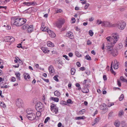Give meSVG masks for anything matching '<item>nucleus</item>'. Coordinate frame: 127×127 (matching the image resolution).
I'll return each instance as SVG.
<instances>
[{
  "mask_svg": "<svg viewBox=\"0 0 127 127\" xmlns=\"http://www.w3.org/2000/svg\"><path fill=\"white\" fill-rule=\"evenodd\" d=\"M103 78L104 81H105L107 80V77L105 75H104L103 76Z\"/></svg>",
  "mask_w": 127,
  "mask_h": 127,
  "instance_id": "nucleus-59",
  "label": "nucleus"
},
{
  "mask_svg": "<svg viewBox=\"0 0 127 127\" xmlns=\"http://www.w3.org/2000/svg\"><path fill=\"white\" fill-rule=\"evenodd\" d=\"M126 122L125 121H122L121 122V124L122 125V127H124L126 125Z\"/></svg>",
  "mask_w": 127,
  "mask_h": 127,
  "instance_id": "nucleus-37",
  "label": "nucleus"
},
{
  "mask_svg": "<svg viewBox=\"0 0 127 127\" xmlns=\"http://www.w3.org/2000/svg\"><path fill=\"white\" fill-rule=\"evenodd\" d=\"M92 43L91 42L90 40H88L87 41V44L88 45H90Z\"/></svg>",
  "mask_w": 127,
  "mask_h": 127,
  "instance_id": "nucleus-60",
  "label": "nucleus"
},
{
  "mask_svg": "<svg viewBox=\"0 0 127 127\" xmlns=\"http://www.w3.org/2000/svg\"><path fill=\"white\" fill-rule=\"evenodd\" d=\"M65 22V20L64 19H59L56 22L55 24L56 26L58 28H62V26Z\"/></svg>",
  "mask_w": 127,
  "mask_h": 127,
  "instance_id": "nucleus-6",
  "label": "nucleus"
},
{
  "mask_svg": "<svg viewBox=\"0 0 127 127\" xmlns=\"http://www.w3.org/2000/svg\"><path fill=\"white\" fill-rule=\"evenodd\" d=\"M67 102L68 103L72 104L73 102L71 99H68L67 100Z\"/></svg>",
  "mask_w": 127,
  "mask_h": 127,
  "instance_id": "nucleus-51",
  "label": "nucleus"
},
{
  "mask_svg": "<svg viewBox=\"0 0 127 127\" xmlns=\"http://www.w3.org/2000/svg\"><path fill=\"white\" fill-rule=\"evenodd\" d=\"M32 111L30 108H28L27 109L26 112L27 113V114H31L32 113Z\"/></svg>",
  "mask_w": 127,
  "mask_h": 127,
  "instance_id": "nucleus-29",
  "label": "nucleus"
},
{
  "mask_svg": "<svg viewBox=\"0 0 127 127\" xmlns=\"http://www.w3.org/2000/svg\"><path fill=\"white\" fill-rule=\"evenodd\" d=\"M16 105L19 107H22L23 105V101L20 99H18L16 100Z\"/></svg>",
  "mask_w": 127,
  "mask_h": 127,
  "instance_id": "nucleus-9",
  "label": "nucleus"
},
{
  "mask_svg": "<svg viewBox=\"0 0 127 127\" xmlns=\"http://www.w3.org/2000/svg\"><path fill=\"white\" fill-rule=\"evenodd\" d=\"M41 49L42 51L45 54L46 53H48L50 51V50L48 49L47 48L45 47L42 48Z\"/></svg>",
  "mask_w": 127,
  "mask_h": 127,
  "instance_id": "nucleus-17",
  "label": "nucleus"
},
{
  "mask_svg": "<svg viewBox=\"0 0 127 127\" xmlns=\"http://www.w3.org/2000/svg\"><path fill=\"white\" fill-rule=\"evenodd\" d=\"M117 84L118 85L119 87H120L121 86V83L120 82V81L118 80H117Z\"/></svg>",
  "mask_w": 127,
  "mask_h": 127,
  "instance_id": "nucleus-53",
  "label": "nucleus"
},
{
  "mask_svg": "<svg viewBox=\"0 0 127 127\" xmlns=\"http://www.w3.org/2000/svg\"><path fill=\"white\" fill-rule=\"evenodd\" d=\"M100 120V117H98L95 118V121L93 123V124H92V125L93 126H94L95 124L99 122Z\"/></svg>",
  "mask_w": 127,
  "mask_h": 127,
  "instance_id": "nucleus-15",
  "label": "nucleus"
},
{
  "mask_svg": "<svg viewBox=\"0 0 127 127\" xmlns=\"http://www.w3.org/2000/svg\"><path fill=\"white\" fill-rule=\"evenodd\" d=\"M112 46V45L111 43L109 44L107 42V49L106 51L109 54H111L113 56L115 57L118 54V52L116 49L113 50Z\"/></svg>",
  "mask_w": 127,
  "mask_h": 127,
  "instance_id": "nucleus-2",
  "label": "nucleus"
},
{
  "mask_svg": "<svg viewBox=\"0 0 127 127\" xmlns=\"http://www.w3.org/2000/svg\"><path fill=\"white\" fill-rule=\"evenodd\" d=\"M62 12V10L61 9H59L56 11V13H61Z\"/></svg>",
  "mask_w": 127,
  "mask_h": 127,
  "instance_id": "nucleus-52",
  "label": "nucleus"
},
{
  "mask_svg": "<svg viewBox=\"0 0 127 127\" xmlns=\"http://www.w3.org/2000/svg\"><path fill=\"white\" fill-rule=\"evenodd\" d=\"M23 4L27 6H29L30 5H35L37 4L36 3L34 2H23Z\"/></svg>",
  "mask_w": 127,
  "mask_h": 127,
  "instance_id": "nucleus-14",
  "label": "nucleus"
},
{
  "mask_svg": "<svg viewBox=\"0 0 127 127\" xmlns=\"http://www.w3.org/2000/svg\"><path fill=\"white\" fill-rule=\"evenodd\" d=\"M76 55L78 57H80L81 56V54L78 51H76L75 52Z\"/></svg>",
  "mask_w": 127,
  "mask_h": 127,
  "instance_id": "nucleus-31",
  "label": "nucleus"
},
{
  "mask_svg": "<svg viewBox=\"0 0 127 127\" xmlns=\"http://www.w3.org/2000/svg\"><path fill=\"white\" fill-rule=\"evenodd\" d=\"M99 108L101 110L104 111V112H106L108 110V108L106 107H104L102 105H100Z\"/></svg>",
  "mask_w": 127,
  "mask_h": 127,
  "instance_id": "nucleus-20",
  "label": "nucleus"
},
{
  "mask_svg": "<svg viewBox=\"0 0 127 127\" xmlns=\"http://www.w3.org/2000/svg\"><path fill=\"white\" fill-rule=\"evenodd\" d=\"M85 68L84 67H81L80 68V70L82 71L85 70Z\"/></svg>",
  "mask_w": 127,
  "mask_h": 127,
  "instance_id": "nucleus-56",
  "label": "nucleus"
},
{
  "mask_svg": "<svg viewBox=\"0 0 127 127\" xmlns=\"http://www.w3.org/2000/svg\"><path fill=\"white\" fill-rule=\"evenodd\" d=\"M0 105L3 108H5L6 107L5 104L4 103L0 101Z\"/></svg>",
  "mask_w": 127,
  "mask_h": 127,
  "instance_id": "nucleus-39",
  "label": "nucleus"
},
{
  "mask_svg": "<svg viewBox=\"0 0 127 127\" xmlns=\"http://www.w3.org/2000/svg\"><path fill=\"white\" fill-rule=\"evenodd\" d=\"M60 103L63 105H66L67 104L66 102L65 101L63 100L61 101Z\"/></svg>",
  "mask_w": 127,
  "mask_h": 127,
  "instance_id": "nucleus-42",
  "label": "nucleus"
},
{
  "mask_svg": "<svg viewBox=\"0 0 127 127\" xmlns=\"http://www.w3.org/2000/svg\"><path fill=\"white\" fill-rule=\"evenodd\" d=\"M42 111H38L36 113V116L37 117H40L41 115V112Z\"/></svg>",
  "mask_w": 127,
  "mask_h": 127,
  "instance_id": "nucleus-33",
  "label": "nucleus"
},
{
  "mask_svg": "<svg viewBox=\"0 0 127 127\" xmlns=\"http://www.w3.org/2000/svg\"><path fill=\"white\" fill-rule=\"evenodd\" d=\"M82 92L84 93H87L89 91L88 88L86 87H84L83 89H82Z\"/></svg>",
  "mask_w": 127,
  "mask_h": 127,
  "instance_id": "nucleus-22",
  "label": "nucleus"
},
{
  "mask_svg": "<svg viewBox=\"0 0 127 127\" xmlns=\"http://www.w3.org/2000/svg\"><path fill=\"white\" fill-rule=\"evenodd\" d=\"M75 86L76 87H78V90H81V88L80 87V84L78 83H76L75 84Z\"/></svg>",
  "mask_w": 127,
  "mask_h": 127,
  "instance_id": "nucleus-41",
  "label": "nucleus"
},
{
  "mask_svg": "<svg viewBox=\"0 0 127 127\" xmlns=\"http://www.w3.org/2000/svg\"><path fill=\"white\" fill-rule=\"evenodd\" d=\"M50 119V118L49 117H47V118L45 119L44 123H46Z\"/></svg>",
  "mask_w": 127,
  "mask_h": 127,
  "instance_id": "nucleus-46",
  "label": "nucleus"
},
{
  "mask_svg": "<svg viewBox=\"0 0 127 127\" xmlns=\"http://www.w3.org/2000/svg\"><path fill=\"white\" fill-rule=\"evenodd\" d=\"M99 21V23H98V25L101 24L102 26L105 27H115L116 24H113L109 22L106 21H102L100 20H98L97 22L98 23Z\"/></svg>",
  "mask_w": 127,
  "mask_h": 127,
  "instance_id": "nucleus-4",
  "label": "nucleus"
},
{
  "mask_svg": "<svg viewBox=\"0 0 127 127\" xmlns=\"http://www.w3.org/2000/svg\"><path fill=\"white\" fill-rule=\"evenodd\" d=\"M24 78L25 80H28V79H29L30 78V77L29 74L28 73H24Z\"/></svg>",
  "mask_w": 127,
  "mask_h": 127,
  "instance_id": "nucleus-16",
  "label": "nucleus"
},
{
  "mask_svg": "<svg viewBox=\"0 0 127 127\" xmlns=\"http://www.w3.org/2000/svg\"><path fill=\"white\" fill-rule=\"evenodd\" d=\"M11 81H12L14 82L16 81V79L15 77H12L11 79Z\"/></svg>",
  "mask_w": 127,
  "mask_h": 127,
  "instance_id": "nucleus-62",
  "label": "nucleus"
},
{
  "mask_svg": "<svg viewBox=\"0 0 127 127\" xmlns=\"http://www.w3.org/2000/svg\"><path fill=\"white\" fill-rule=\"evenodd\" d=\"M26 116L29 120H34L36 117L35 114L33 113L29 114H27Z\"/></svg>",
  "mask_w": 127,
  "mask_h": 127,
  "instance_id": "nucleus-8",
  "label": "nucleus"
},
{
  "mask_svg": "<svg viewBox=\"0 0 127 127\" xmlns=\"http://www.w3.org/2000/svg\"><path fill=\"white\" fill-rule=\"evenodd\" d=\"M119 37L118 33H115L112 34V37L109 36L107 37L106 39L108 41H110L111 43L113 40V43L115 44L118 40Z\"/></svg>",
  "mask_w": 127,
  "mask_h": 127,
  "instance_id": "nucleus-3",
  "label": "nucleus"
},
{
  "mask_svg": "<svg viewBox=\"0 0 127 127\" xmlns=\"http://www.w3.org/2000/svg\"><path fill=\"white\" fill-rule=\"evenodd\" d=\"M113 68L114 69H117L118 68V64L117 61H114L113 64Z\"/></svg>",
  "mask_w": 127,
  "mask_h": 127,
  "instance_id": "nucleus-18",
  "label": "nucleus"
},
{
  "mask_svg": "<svg viewBox=\"0 0 127 127\" xmlns=\"http://www.w3.org/2000/svg\"><path fill=\"white\" fill-rule=\"evenodd\" d=\"M116 24V25L115 26L120 30L124 29L126 26V23L124 22H119L115 24Z\"/></svg>",
  "mask_w": 127,
  "mask_h": 127,
  "instance_id": "nucleus-5",
  "label": "nucleus"
},
{
  "mask_svg": "<svg viewBox=\"0 0 127 127\" xmlns=\"http://www.w3.org/2000/svg\"><path fill=\"white\" fill-rule=\"evenodd\" d=\"M120 79L124 82H126L127 83V80L124 78L123 77L121 76L120 78Z\"/></svg>",
  "mask_w": 127,
  "mask_h": 127,
  "instance_id": "nucleus-34",
  "label": "nucleus"
},
{
  "mask_svg": "<svg viewBox=\"0 0 127 127\" xmlns=\"http://www.w3.org/2000/svg\"><path fill=\"white\" fill-rule=\"evenodd\" d=\"M27 29V32L28 33H30L33 31V25H30L29 26Z\"/></svg>",
  "mask_w": 127,
  "mask_h": 127,
  "instance_id": "nucleus-12",
  "label": "nucleus"
},
{
  "mask_svg": "<svg viewBox=\"0 0 127 127\" xmlns=\"http://www.w3.org/2000/svg\"><path fill=\"white\" fill-rule=\"evenodd\" d=\"M49 71L51 75H53L55 72L54 68L52 65H51L49 68Z\"/></svg>",
  "mask_w": 127,
  "mask_h": 127,
  "instance_id": "nucleus-11",
  "label": "nucleus"
},
{
  "mask_svg": "<svg viewBox=\"0 0 127 127\" xmlns=\"http://www.w3.org/2000/svg\"><path fill=\"white\" fill-rule=\"evenodd\" d=\"M51 111L53 112H55L56 114H57V113L58 112V108L57 107H56V108H55L54 109H53V110H51Z\"/></svg>",
  "mask_w": 127,
  "mask_h": 127,
  "instance_id": "nucleus-27",
  "label": "nucleus"
},
{
  "mask_svg": "<svg viewBox=\"0 0 127 127\" xmlns=\"http://www.w3.org/2000/svg\"><path fill=\"white\" fill-rule=\"evenodd\" d=\"M58 64H63V62L61 61L60 60H59L58 61Z\"/></svg>",
  "mask_w": 127,
  "mask_h": 127,
  "instance_id": "nucleus-64",
  "label": "nucleus"
},
{
  "mask_svg": "<svg viewBox=\"0 0 127 127\" xmlns=\"http://www.w3.org/2000/svg\"><path fill=\"white\" fill-rule=\"evenodd\" d=\"M114 105V103L113 102L109 103L107 104V106L108 107H110L111 106Z\"/></svg>",
  "mask_w": 127,
  "mask_h": 127,
  "instance_id": "nucleus-49",
  "label": "nucleus"
},
{
  "mask_svg": "<svg viewBox=\"0 0 127 127\" xmlns=\"http://www.w3.org/2000/svg\"><path fill=\"white\" fill-rule=\"evenodd\" d=\"M58 75H57L54 76L53 77L54 79L57 82L59 80L58 78Z\"/></svg>",
  "mask_w": 127,
  "mask_h": 127,
  "instance_id": "nucleus-45",
  "label": "nucleus"
},
{
  "mask_svg": "<svg viewBox=\"0 0 127 127\" xmlns=\"http://www.w3.org/2000/svg\"><path fill=\"white\" fill-rule=\"evenodd\" d=\"M3 64V61L1 59H0V65H2Z\"/></svg>",
  "mask_w": 127,
  "mask_h": 127,
  "instance_id": "nucleus-61",
  "label": "nucleus"
},
{
  "mask_svg": "<svg viewBox=\"0 0 127 127\" xmlns=\"http://www.w3.org/2000/svg\"><path fill=\"white\" fill-rule=\"evenodd\" d=\"M124 98V95L123 94H122L119 98V99L120 101H121L123 100Z\"/></svg>",
  "mask_w": 127,
  "mask_h": 127,
  "instance_id": "nucleus-43",
  "label": "nucleus"
},
{
  "mask_svg": "<svg viewBox=\"0 0 127 127\" xmlns=\"http://www.w3.org/2000/svg\"><path fill=\"white\" fill-rule=\"evenodd\" d=\"M63 57L65 58V59L67 60H69V59L68 58V57L66 55H63Z\"/></svg>",
  "mask_w": 127,
  "mask_h": 127,
  "instance_id": "nucleus-55",
  "label": "nucleus"
},
{
  "mask_svg": "<svg viewBox=\"0 0 127 127\" xmlns=\"http://www.w3.org/2000/svg\"><path fill=\"white\" fill-rule=\"evenodd\" d=\"M54 94L55 96L58 97H59L61 95L60 93L57 91H55L54 93Z\"/></svg>",
  "mask_w": 127,
  "mask_h": 127,
  "instance_id": "nucleus-24",
  "label": "nucleus"
},
{
  "mask_svg": "<svg viewBox=\"0 0 127 127\" xmlns=\"http://www.w3.org/2000/svg\"><path fill=\"white\" fill-rule=\"evenodd\" d=\"M36 109L37 111H42L43 110V104L40 102H37L35 105Z\"/></svg>",
  "mask_w": 127,
  "mask_h": 127,
  "instance_id": "nucleus-7",
  "label": "nucleus"
},
{
  "mask_svg": "<svg viewBox=\"0 0 127 127\" xmlns=\"http://www.w3.org/2000/svg\"><path fill=\"white\" fill-rule=\"evenodd\" d=\"M27 21L26 19L21 18H12L11 23L12 25L17 26H20L25 24Z\"/></svg>",
  "mask_w": 127,
  "mask_h": 127,
  "instance_id": "nucleus-1",
  "label": "nucleus"
},
{
  "mask_svg": "<svg viewBox=\"0 0 127 127\" xmlns=\"http://www.w3.org/2000/svg\"><path fill=\"white\" fill-rule=\"evenodd\" d=\"M66 36L68 37L71 39H72L74 38L73 33L70 32H68L66 34Z\"/></svg>",
  "mask_w": 127,
  "mask_h": 127,
  "instance_id": "nucleus-10",
  "label": "nucleus"
},
{
  "mask_svg": "<svg viewBox=\"0 0 127 127\" xmlns=\"http://www.w3.org/2000/svg\"><path fill=\"white\" fill-rule=\"evenodd\" d=\"M42 79L47 83H48L49 82V80L48 79H45L43 78H42Z\"/></svg>",
  "mask_w": 127,
  "mask_h": 127,
  "instance_id": "nucleus-63",
  "label": "nucleus"
},
{
  "mask_svg": "<svg viewBox=\"0 0 127 127\" xmlns=\"http://www.w3.org/2000/svg\"><path fill=\"white\" fill-rule=\"evenodd\" d=\"M89 4L88 3H87L86 4V5L84 6L85 9H87L88 7Z\"/></svg>",
  "mask_w": 127,
  "mask_h": 127,
  "instance_id": "nucleus-50",
  "label": "nucleus"
},
{
  "mask_svg": "<svg viewBox=\"0 0 127 127\" xmlns=\"http://www.w3.org/2000/svg\"><path fill=\"white\" fill-rule=\"evenodd\" d=\"M75 71L76 69L74 68H71L70 70L71 74L72 75H74Z\"/></svg>",
  "mask_w": 127,
  "mask_h": 127,
  "instance_id": "nucleus-28",
  "label": "nucleus"
},
{
  "mask_svg": "<svg viewBox=\"0 0 127 127\" xmlns=\"http://www.w3.org/2000/svg\"><path fill=\"white\" fill-rule=\"evenodd\" d=\"M114 125L116 127H119L120 125V123L119 121H117L114 123Z\"/></svg>",
  "mask_w": 127,
  "mask_h": 127,
  "instance_id": "nucleus-25",
  "label": "nucleus"
},
{
  "mask_svg": "<svg viewBox=\"0 0 127 127\" xmlns=\"http://www.w3.org/2000/svg\"><path fill=\"white\" fill-rule=\"evenodd\" d=\"M85 58L87 60H91V58L90 56L89 55H87L85 57Z\"/></svg>",
  "mask_w": 127,
  "mask_h": 127,
  "instance_id": "nucleus-36",
  "label": "nucleus"
},
{
  "mask_svg": "<svg viewBox=\"0 0 127 127\" xmlns=\"http://www.w3.org/2000/svg\"><path fill=\"white\" fill-rule=\"evenodd\" d=\"M112 63L113 62H112L111 65V69H110V70L111 73L114 74V75H115V73L114 71L112 68Z\"/></svg>",
  "mask_w": 127,
  "mask_h": 127,
  "instance_id": "nucleus-32",
  "label": "nucleus"
},
{
  "mask_svg": "<svg viewBox=\"0 0 127 127\" xmlns=\"http://www.w3.org/2000/svg\"><path fill=\"white\" fill-rule=\"evenodd\" d=\"M51 107V110H53V109H54L55 108L57 107L54 104H52L50 106Z\"/></svg>",
  "mask_w": 127,
  "mask_h": 127,
  "instance_id": "nucleus-40",
  "label": "nucleus"
},
{
  "mask_svg": "<svg viewBox=\"0 0 127 127\" xmlns=\"http://www.w3.org/2000/svg\"><path fill=\"white\" fill-rule=\"evenodd\" d=\"M19 59L18 57H15V59L14 60V62L15 63H17L18 62V59Z\"/></svg>",
  "mask_w": 127,
  "mask_h": 127,
  "instance_id": "nucleus-54",
  "label": "nucleus"
},
{
  "mask_svg": "<svg viewBox=\"0 0 127 127\" xmlns=\"http://www.w3.org/2000/svg\"><path fill=\"white\" fill-rule=\"evenodd\" d=\"M124 114V112L122 110H121L119 112V116H121L122 115H123Z\"/></svg>",
  "mask_w": 127,
  "mask_h": 127,
  "instance_id": "nucleus-44",
  "label": "nucleus"
},
{
  "mask_svg": "<svg viewBox=\"0 0 127 127\" xmlns=\"http://www.w3.org/2000/svg\"><path fill=\"white\" fill-rule=\"evenodd\" d=\"M50 99L56 102H58L59 100L58 98L54 97H51L50 98Z\"/></svg>",
  "mask_w": 127,
  "mask_h": 127,
  "instance_id": "nucleus-19",
  "label": "nucleus"
},
{
  "mask_svg": "<svg viewBox=\"0 0 127 127\" xmlns=\"http://www.w3.org/2000/svg\"><path fill=\"white\" fill-rule=\"evenodd\" d=\"M15 41V39L12 36H11L10 40L8 41V42H13Z\"/></svg>",
  "mask_w": 127,
  "mask_h": 127,
  "instance_id": "nucleus-38",
  "label": "nucleus"
},
{
  "mask_svg": "<svg viewBox=\"0 0 127 127\" xmlns=\"http://www.w3.org/2000/svg\"><path fill=\"white\" fill-rule=\"evenodd\" d=\"M47 45L48 46L52 47L54 46V44L50 41H48L47 43Z\"/></svg>",
  "mask_w": 127,
  "mask_h": 127,
  "instance_id": "nucleus-23",
  "label": "nucleus"
},
{
  "mask_svg": "<svg viewBox=\"0 0 127 127\" xmlns=\"http://www.w3.org/2000/svg\"><path fill=\"white\" fill-rule=\"evenodd\" d=\"M47 33L52 38H54L56 36L55 33L53 32L50 30L47 31Z\"/></svg>",
  "mask_w": 127,
  "mask_h": 127,
  "instance_id": "nucleus-13",
  "label": "nucleus"
},
{
  "mask_svg": "<svg viewBox=\"0 0 127 127\" xmlns=\"http://www.w3.org/2000/svg\"><path fill=\"white\" fill-rule=\"evenodd\" d=\"M29 25L28 24H25L22 27V29L24 30L26 29L28 27Z\"/></svg>",
  "mask_w": 127,
  "mask_h": 127,
  "instance_id": "nucleus-30",
  "label": "nucleus"
},
{
  "mask_svg": "<svg viewBox=\"0 0 127 127\" xmlns=\"http://www.w3.org/2000/svg\"><path fill=\"white\" fill-rule=\"evenodd\" d=\"M85 111L84 109H82L79 112V114L82 115L83 114V112Z\"/></svg>",
  "mask_w": 127,
  "mask_h": 127,
  "instance_id": "nucleus-48",
  "label": "nucleus"
},
{
  "mask_svg": "<svg viewBox=\"0 0 127 127\" xmlns=\"http://www.w3.org/2000/svg\"><path fill=\"white\" fill-rule=\"evenodd\" d=\"M41 30L43 31V32H46L47 31H47L49 30V29L47 27H41Z\"/></svg>",
  "mask_w": 127,
  "mask_h": 127,
  "instance_id": "nucleus-21",
  "label": "nucleus"
},
{
  "mask_svg": "<svg viewBox=\"0 0 127 127\" xmlns=\"http://www.w3.org/2000/svg\"><path fill=\"white\" fill-rule=\"evenodd\" d=\"M85 117L84 116H83L82 117H76L75 119L76 120H79L81 119H84Z\"/></svg>",
  "mask_w": 127,
  "mask_h": 127,
  "instance_id": "nucleus-35",
  "label": "nucleus"
},
{
  "mask_svg": "<svg viewBox=\"0 0 127 127\" xmlns=\"http://www.w3.org/2000/svg\"><path fill=\"white\" fill-rule=\"evenodd\" d=\"M76 64L78 67L80 66L81 64L79 62H77L76 63Z\"/></svg>",
  "mask_w": 127,
  "mask_h": 127,
  "instance_id": "nucleus-57",
  "label": "nucleus"
},
{
  "mask_svg": "<svg viewBox=\"0 0 127 127\" xmlns=\"http://www.w3.org/2000/svg\"><path fill=\"white\" fill-rule=\"evenodd\" d=\"M11 36H8L6 37V39L7 40V42H8V41L10 40V39Z\"/></svg>",
  "mask_w": 127,
  "mask_h": 127,
  "instance_id": "nucleus-58",
  "label": "nucleus"
},
{
  "mask_svg": "<svg viewBox=\"0 0 127 127\" xmlns=\"http://www.w3.org/2000/svg\"><path fill=\"white\" fill-rule=\"evenodd\" d=\"M15 75L16 76V77L17 79V80H20V74L19 72H17L15 74Z\"/></svg>",
  "mask_w": 127,
  "mask_h": 127,
  "instance_id": "nucleus-26",
  "label": "nucleus"
},
{
  "mask_svg": "<svg viewBox=\"0 0 127 127\" xmlns=\"http://www.w3.org/2000/svg\"><path fill=\"white\" fill-rule=\"evenodd\" d=\"M89 34L91 36H92L93 35V31L91 30H90L89 32Z\"/></svg>",
  "mask_w": 127,
  "mask_h": 127,
  "instance_id": "nucleus-47",
  "label": "nucleus"
}]
</instances>
